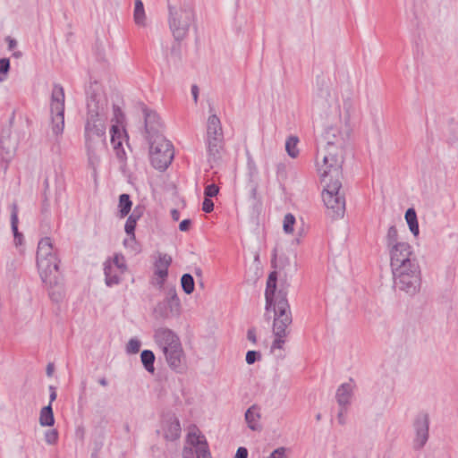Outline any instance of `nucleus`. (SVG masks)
<instances>
[{
  "label": "nucleus",
  "instance_id": "f257e3e1",
  "mask_svg": "<svg viewBox=\"0 0 458 458\" xmlns=\"http://www.w3.org/2000/svg\"><path fill=\"white\" fill-rule=\"evenodd\" d=\"M84 121V143L89 165L96 172L101 157L106 149V122L108 100L97 81L87 89V105Z\"/></svg>",
  "mask_w": 458,
  "mask_h": 458
},
{
  "label": "nucleus",
  "instance_id": "f03ea898",
  "mask_svg": "<svg viewBox=\"0 0 458 458\" xmlns=\"http://www.w3.org/2000/svg\"><path fill=\"white\" fill-rule=\"evenodd\" d=\"M277 275L276 271L269 274L265 292L266 309L273 307L275 318L273 323V334L275 339L271 350H282L288 335L287 328L293 322L292 312L286 295V287H281L276 291Z\"/></svg>",
  "mask_w": 458,
  "mask_h": 458
},
{
  "label": "nucleus",
  "instance_id": "7ed1b4c3",
  "mask_svg": "<svg viewBox=\"0 0 458 458\" xmlns=\"http://www.w3.org/2000/svg\"><path fill=\"white\" fill-rule=\"evenodd\" d=\"M394 288L408 296L416 295L421 286V271L413 251L390 259Z\"/></svg>",
  "mask_w": 458,
  "mask_h": 458
},
{
  "label": "nucleus",
  "instance_id": "20e7f679",
  "mask_svg": "<svg viewBox=\"0 0 458 458\" xmlns=\"http://www.w3.org/2000/svg\"><path fill=\"white\" fill-rule=\"evenodd\" d=\"M350 132V126L347 127L345 133L341 132L335 126L327 127L324 132L323 139L326 146L323 149L318 151L317 158H322V162L317 161L318 171L321 174L334 173L335 175H340L344 163L342 152L345 140Z\"/></svg>",
  "mask_w": 458,
  "mask_h": 458
},
{
  "label": "nucleus",
  "instance_id": "39448f33",
  "mask_svg": "<svg viewBox=\"0 0 458 458\" xmlns=\"http://www.w3.org/2000/svg\"><path fill=\"white\" fill-rule=\"evenodd\" d=\"M59 262L57 250L52 239L42 238L38 244L37 267L43 283L50 286L56 284L55 276L52 277V276L58 271Z\"/></svg>",
  "mask_w": 458,
  "mask_h": 458
},
{
  "label": "nucleus",
  "instance_id": "423d86ee",
  "mask_svg": "<svg viewBox=\"0 0 458 458\" xmlns=\"http://www.w3.org/2000/svg\"><path fill=\"white\" fill-rule=\"evenodd\" d=\"M319 174L322 182L325 184V189L322 191L325 206L332 211L334 216L342 217L345 210V199L340 192L342 174L340 175H335L334 173Z\"/></svg>",
  "mask_w": 458,
  "mask_h": 458
},
{
  "label": "nucleus",
  "instance_id": "0eeeda50",
  "mask_svg": "<svg viewBox=\"0 0 458 458\" xmlns=\"http://www.w3.org/2000/svg\"><path fill=\"white\" fill-rule=\"evenodd\" d=\"M195 21V13L191 6H169V28L175 41L182 40Z\"/></svg>",
  "mask_w": 458,
  "mask_h": 458
},
{
  "label": "nucleus",
  "instance_id": "6e6552de",
  "mask_svg": "<svg viewBox=\"0 0 458 458\" xmlns=\"http://www.w3.org/2000/svg\"><path fill=\"white\" fill-rule=\"evenodd\" d=\"M148 141L151 165L157 170H165L174 158L172 143L164 136H158L157 139Z\"/></svg>",
  "mask_w": 458,
  "mask_h": 458
},
{
  "label": "nucleus",
  "instance_id": "1a4fd4ad",
  "mask_svg": "<svg viewBox=\"0 0 458 458\" xmlns=\"http://www.w3.org/2000/svg\"><path fill=\"white\" fill-rule=\"evenodd\" d=\"M50 111L52 132L58 137L63 134L64 129V91L59 84L54 85Z\"/></svg>",
  "mask_w": 458,
  "mask_h": 458
},
{
  "label": "nucleus",
  "instance_id": "9d476101",
  "mask_svg": "<svg viewBox=\"0 0 458 458\" xmlns=\"http://www.w3.org/2000/svg\"><path fill=\"white\" fill-rule=\"evenodd\" d=\"M181 313V301L175 288H170L166 292L165 298L154 308V315L157 318L166 319L178 317Z\"/></svg>",
  "mask_w": 458,
  "mask_h": 458
},
{
  "label": "nucleus",
  "instance_id": "9b49d317",
  "mask_svg": "<svg viewBox=\"0 0 458 458\" xmlns=\"http://www.w3.org/2000/svg\"><path fill=\"white\" fill-rule=\"evenodd\" d=\"M429 415L427 412H420L416 415L412 428L414 438L412 447L414 450H421L429 438Z\"/></svg>",
  "mask_w": 458,
  "mask_h": 458
},
{
  "label": "nucleus",
  "instance_id": "f8f14e48",
  "mask_svg": "<svg viewBox=\"0 0 458 458\" xmlns=\"http://www.w3.org/2000/svg\"><path fill=\"white\" fill-rule=\"evenodd\" d=\"M386 241L390 254V259L401 255L405 256L408 252L412 251L411 246L408 242L398 241V233L394 225H391L388 228Z\"/></svg>",
  "mask_w": 458,
  "mask_h": 458
},
{
  "label": "nucleus",
  "instance_id": "ddd939ff",
  "mask_svg": "<svg viewBox=\"0 0 458 458\" xmlns=\"http://www.w3.org/2000/svg\"><path fill=\"white\" fill-rule=\"evenodd\" d=\"M144 114L145 133L148 140L157 139L163 135V123L159 115L147 107L142 109Z\"/></svg>",
  "mask_w": 458,
  "mask_h": 458
},
{
  "label": "nucleus",
  "instance_id": "4468645a",
  "mask_svg": "<svg viewBox=\"0 0 458 458\" xmlns=\"http://www.w3.org/2000/svg\"><path fill=\"white\" fill-rule=\"evenodd\" d=\"M153 337L162 352H165L166 348L168 350L181 343L179 336L172 329L165 327L156 328Z\"/></svg>",
  "mask_w": 458,
  "mask_h": 458
},
{
  "label": "nucleus",
  "instance_id": "2eb2a0df",
  "mask_svg": "<svg viewBox=\"0 0 458 458\" xmlns=\"http://www.w3.org/2000/svg\"><path fill=\"white\" fill-rule=\"evenodd\" d=\"M163 353L168 366L172 369L178 372L183 370L185 365V355L181 343L178 345L171 346L170 349H166Z\"/></svg>",
  "mask_w": 458,
  "mask_h": 458
},
{
  "label": "nucleus",
  "instance_id": "dca6fc26",
  "mask_svg": "<svg viewBox=\"0 0 458 458\" xmlns=\"http://www.w3.org/2000/svg\"><path fill=\"white\" fill-rule=\"evenodd\" d=\"M205 142L208 161L212 165L221 158V153L224 148V137L206 138Z\"/></svg>",
  "mask_w": 458,
  "mask_h": 458
},
{
  "label": "nucleus",
  "instance_id": "f3484780",
  "mask_svg": "<svg viewBox=\"0 0 458 458\" xmlns=\"http://www.w3.org/2000/svg\"><path fill=\"white\" fill-rule=\"evenodd\" d=\"M163 437L167 441H174L181 436V425L179 420L171 415L165 418L162 425Z\"/></svg>",
  "mask_w": 458,
  "mask_h": 458
},
{
  "label": "nucleus",
  "instance_id": "a211bd4d",
  "mask_svg": "<svg viewBox=\"0 0 458 458\" xmlns=\"http://www.w3.org/2000/svg\"><path fill=\"white\" fill-rule=\"evenodd\" d=\"M354 388L355 385L352 379L339 386L335 394V399L339 406L348 407L351 404Z\"/></svg>",
  "mask_w": 458,
  "mask_h": 458
},
{
  "label": "nucleus",
  "instance_id": "6ab92c4d",
  "mask_svg": "<svg viewBox=\"0 0 458 458\" xmlns=\"http://www.w3.org/2000/svg\"><path fill=\"white\" fill-rule=\"evenodd\" d=\"M172 258L167 254L159 255L155 263V275L160 278L158 284L161 286L168 276V267L171 265Z\"/></svg>",
  "mask_w": 458,
  "mask_h": 458
},
{
  "label": "nucleus",
  "instance_id": "aec40b11",
  "mask_svg": "<svg viewBox=\"0 0 458 458\" xmlns=\"http://www.w3.org/2000/svg\"><path fill=\"white\" fill-rule=\"evenodd\" d=\"M224 137L220 119L216 114H211L207 123L206 138Z\"/></svg>",
  "mask_w": 458,
  "mask_h": 458
},
{
  "label": "nucleus",
  "instance_id": "412c9836",
  "mask_svg": "<svg viewBox=\"0 0 458 458\" xmlns=\"http://www.w3.org/2000/svg\"><path fill=\"white\" fill-rule=\"evenodd\" d=\"M259 420V407L254 404L250 406L245 412L246 423L251 430H259L260 429Z\"/></svg>",
  "mask_w": 458,
  "mask_h": 458
},
{
  "label": "nucleus",
  "instance_id": "4be33fe9",
  "mask_svg": "<svg viewBox=\"0 0 458 458\" xmlns=\"http://www.w3.org/2000/svg\"><path fill=\"white\" fill-rule=\"evenodd\" d=\"M116 269L110 260L104 263L105 282L107 286H113L120 283V277Z\"/></svg>",
  "mask_w": 458,
  "mask_h": 458
},
{
  "label": "nucleus",
  "instance_id": "5701e85b",
  "mask_svg": "<svg viewBox=\"0 0 458 458\" xmlns=\"http://www.w3.org/2000/svg\"><path fill=\"white\" fill-rule=\"evenodd\" d=\"M133 20L136 25L140 27L147 26V17L144 10V5L141 0H135Z\"/></svg>",
  "mask_w": 458,
  "mask_h": 458
},
{
  "label": "nucleus",
  "instance_id": "b1692460",
  "mask_svg": "<svg viewBox=\"0 0 458 458\" xmlns=\"http://www.w3.org/2000/svg\"><path fill=\"white\" fill-rule=\"evenodd\" d=\"M343 111L344 113L343 117L344 123H345L346 127H349L351 117L353 115L355 112V103L351 96H348L344 98Z\"/></svg>",
  "mask_w": 458,
  "mask_h": 458
},
{
  "label": "nucleus",
  "instance_id": "393cba45",
  "mask_svg": "<svg viewBox=\"0 0 458 458\" xmlns=\"http://www.w3.org/2000/svg\"><path fill=\"white\" fill-rule=\"evenodd\" d=\"M17 146L18 141L16 140H12L9 134L5 135L3 132L0 138V148L3 152L11 157L15 152Z\"/></svg>",
  "mask_w": 458,
  "mask_h": 458
},
{
  "label": "nucleus",
  "instance_id": "a878e982",
  "mask_svg": "<svg viewBox=\"0 0 458 458\" xmlns=\"http://www.w3.org/2000/svg\"><path fill=\"white\" fill-rule=\"evenodd\" d=\"M405 220L407 222V225L409 226V229H410L411 233L414 236H418L419 233H420V230H419V224H418L417 215H416V211H415L414 208H408L406 210V212H405Z\"/></svg>",
  "mask_w": 458,
  "mask_h": 458
},
{
  "label": "nucleus",
  "instance_id": "bb28decb",
  "mask_svg": "<svg viewBox=\"0 0 458 458\" xmlns=\"http://www.w3.org/2000/svg\"><path fill=\"white\" fill-rule=\"evenodd\" d=\"M55 423L52 405L43 407L39 414V424L42 427H51Z\"/></svg>",
  "mask_w": 458,
  "mask_h": 458
},
{
  "label": "nucleus",
  "instance_id": "cd10ccee",
  "mask_svg": "<svg viewBox=\"0 0 458 458\" xmlns=\"http://www.w3.org/2000/svg\"><path fill=\"white\" fill-rule=\"evenodd\" d=\"M132 202L130 199V196L126 193L121 194L119 197V216L121 218L125 217L129 215L131 210Z\"/></svg>",
  "mask_w": 458,
  "mask_h": 458
},
{
  "label": "nucleus",
  "instance_id": "c85d7f7f",
  "mask_svg": "<svg viewBox=\"0 0 458 458\" xmlns=\"http://www.w3.org/2000/svg\"><path fill=\"white\" fill-rule=\"evenodd\" d=\"M187 443L191 445V447L196 449H199L200 445L208 444L204 436H201L197 428L188 433Z\"/></svg>",
  "mask_w": 458,
  "mask_h": 458
},
{
  "label": "nucleus",
  "instance_id": "c756f323",
  "mask_svg": "<svg viewBox=\"0 0 458 458\" xmlns=\"http://www.w3.org/2000/svg\"><path fill=\"white\" fill-rule=\"evenodd\" d=\"M140 360L148 372L153 373L155 370V354L150 350H144L140 354Z\"/></svg>",
  "mask_w": 458,
  "mask_h": 458
},
{
  "label": "nucleus",
  "instance_id": "7c9ffc66",
  "mask_svg": "<svg viewBox=\"0 0 458 458\" xmlns=\"http://www.w3.org/2000/svg\"><path fill=\"white\" fill-rule=\"evenodd\" d=\"M257 174H258L257 168L254 165L250 166V172H249L250 196L253 200H256L257 196H258Z\"/></svg>",
  "mask_w": 458,
  "mask_h": 458
},
{
  "label": "nucleus",
  "instance_id": "2f4dec72",
  "mask_svg": "<svg viewBox=\"0 0 458 458\" xmlns=\"http://www.w3.org/2000/svg\"><path fill=\"white\" fill-rule=\"evenodd\" d=\"M136 225H137V220L131 218V216H128L125 225H124V230H125V233L130 236V238L125 239L123 241V244L125 246H127L129 244V242H132L135 241L134 231H135Z\"/></svg>",
  "mask_w": 458,
  "mask_h": 458
},
{
  "label": "nucleus",
  "instance_id": "473e14b6",
  "mask_svg": "<svg viewBox=\"0 0 458 458\" xmlns=\"http://www.w3.org/2000/svg\"><path fill=\"white\" fill-rule=\"evenodd\" d=\"M11 226L14 236V242H17V238L21 236V233L18 231V206L16 203H13L11 206Z\"/></svg>",
  "mask_w": 458,
  "mask_h": 458
},
{
  "label": "nucleus",
  "instance_id": "72a5a7b5",
  "mask_svg": "<svg viewBox=\"0 0 458 458\" xmlns=\"http://www.w3.org/2000/svg\"><path fill=\"white\" fill-rule=\"evenodd\" d=\"M11 226L14 236V242H17V238L21 236V233L18 231V206L16 203H13L11 206Z\"/></svg>",
  "mask_w": 458,
  "mask_h": 458
},
{
  "label": "nucleus",
  "instance_id": "f704fd0d",
  "mask_svg": "<svg viewBox=\"0 0 458 458\" xmlns=\"http://www.w3.org/2000/svg\"><path fill=\"white\" fill-rule=\"evenodd\" d=\"M298 142L299 140L296 136H290L285 142L286 152L293 158L297 157L299 155Z\"/></svg>",
  "mask_w": 458,
  "mask_h": 458
},
{
  "label": "nucleus",
  "instance_id": "c9c22d12",
  "mask_svg": "<svg viewBox=\"0 0 458 458\" xmlns=\"http://www.w3.org/2000/svg\"><path fill=\"white\" fill-rule=\"evenodd\" d=\"M181 285L186 294H191L194 291V278L191 274H183L181 277Z\"/></svg>",
  "mask_w": 458,
  "mask_h": 458
},
{
  "label": "nucleus",
  "instance_id": "e433bc0d",
  "mask_svg": "<svg viewBox=\"0 0 458 458\" xmlns=\"http://www.w3.org/2000/svg\"><path fill=\"white\" fill-rule=\"evenodd\" d=\"M180 41L174 42L170 50V54L167 57L169 63H172L174 65H177L181 61V45Z\"/></svg>",
  "mask_w": 458,
  "mask_h": 458
},
{
  "label": "nucleus",
  "instance_id": "4c0bfd02",
  "mask_svg": "<svg viewBox=\"0 0 458 458\" xmlns=\"http://www.w3.org/2000/svg\"><path fill=\"white\" fill-rule=\"evenodd\" d=\"M111 143L114 149H118L122 146V132L117 124L112 125L110 129Z\"/></svg>",
  "mask_w": 458,
  "mask_h": 458
},
{
  "label": "nucleus",
  "instance_id": "58836bf2",
  "mask_svg": "<svg viewBox=\"0 0 458 458\" xmlns=\"http://www.w3.org/2000/svg\"><path fill=\"white\" fill-rule=\"evenodd\" d=\"M290 264L289 259L284 255H280L277 257L276 250H274L272 265L276 268H284Z\"/></svg>",
  "mask_w": 458,
  "mask_h": 458
},
{
  "label": "nucleus",
  "instance_id": "ea45409f",
  "mask_svg": "<svg viewBox=\"0 0 458 458\" xmlns=\"http://www.w3.org/2000/svg\"><path fill=\"white\" fill-rule=\"evenodd\" d=\"M114 267L120 270V273L123 274L127 269V265L125 262V259L122 254H115L114 256L113 261H111Z\"/></svg>",
  "mask_w": 458,
  "mask_h": 458
},
{
  "label": "nucleus",
  "instance_id": "a19ab883",
  "mask_svg": "<svg viewBox=\"0 0 458 458\" xmlns=\"http://www.w3.org/2000/svg\"><path fill=\"white\" fill-rule=\"evenodd\" d=\"M294 224H295L294 216L291 213L286 214L284 218V225H283L284 231L286 233H293Z\"/></svg>",
  "mask_w": 458,
  "mask_h": 458
},
{
  "label": "nucleus",
  "instance_id": "79ce46f5",
  "mask_svg": "<svg viewBox=\"0 0 458 458\" xmlns=\"http://www.w3.org/2000/svg\"><path fill=\"white\" fill-rule=\"evenodd\" d=\"M141 343L137 338H131L126 345V352L128 354H136L139 352Z\"/></svg>",
  "mask_w": 458,
  "mask_h": 458
},
{
  "label": "nucleus",
  "instance_id": "37998d69",
  "mask_svg": "<svg viewBox=\"0 0 458 458\" xmlns=\"http://www.w3.org/2000/svg\"><path fill=\"white\" fill-rule=\"evenodd\" d=\"M58 432L56 429H50L45 433V440L48 445H54L57 442Z\"/></svg>",
  "mask_w": 458,
  "mask_h": 458
},
{
  "label": "nucleus",
  "instance_id": "c03bdc74",
  "mask_svg": "<svg viewBox=\"0 0 458 458\" xmlns=\"http://www.w3.org/2000/svg\"><path fill=\"white\" fill-rule=\"evenodd\" d=\"M261 359V354L259 352L257 351H248L246 353V362L249 365H251L255 363L257 360H259Z\"/></svg>",
  "mask_w": 458,
  "mask_h": 458
},
{
  "label": "nucleus",
  "instance_id": "a18cd8bd",
  "mask_svg": "<svg viewBox=\"0 0 458 458\" xmlns=\"http://www.w3.org/2000/svg\"><path fill=\"white\" fill-rule=\"evenodd\" d=\"M218 192L219 188L214 183L208 184L204 191L205 197L209 199L216 197L218 194Z\"/></svg>",
  "mask_w": 458,
  "mask_h": 458
},
{
  "label": "nucleus",
  "instance_id": "49530a36",
  "mask_svg": "<svg viewBox=\"0 0 458 458\" xmlns=\"http://www.w3.org/2000/svg\"><path fill=\"white\" fill-rule=\"evenodd\" d=\"M197 458H211L208 444L200 445L199 449H196Z\"/></svg>",
  "mask_w": 458,
  "mask_h": 458
},
{
  "label": "nucleus",
  "instance_id": "de8ad7c7",
  "mask_svg": "<svg viewBox=\"0 0 458 458\" xmlns=\"http://www.w3.org/2000/svg\"><path fill=\"white\" fill-rule=\"evenodd\" d=\"M145 208L141 205H137L129 216L135 220H139L144 214Z\"/></svg>",
  "mask_w": 458,
  "mask_h": 458
},
{
  "label": "nucleus",
  "instance_id": "09e8293b",
  "mask_svg": "<svg viewBox=\"0 0 458 458\" xmlns=\"http://www.w3.org/2000/svg\"><path fill=\"white\" fill-rule=\"evenodd\" d=\"M285 452V447H278L275 449L267 458H287Z\"/></svg>",
  "mask_w": 458,
  "mask_h": 458
},
{
  "label": "nucleus",
  "instance_id": "8fccbe9b",
  "mask_svg": "<svg viewBox=\"0 0 458 458\" xmlns=\"http://www.w3.org/2000/svg\"><path fill=\"white\" fill-rule=\"evenodd\" d=\"M348 411V407L345 406H340L338 414H337V420L340 425H344L346 423V413Z\"/></svg>",
  "mask_w": 458,
  "mask_h": 458
},
{
  "label": "nucleus",
  "instance_id": "3c124183",
  "mask_svg": "<svg viewBox=\"0 0 458 458\" xmlns=\"http://www.w3.org/2000/svg\"><path fill=\"white\" fill-rule=\"evenodd\" d=\"M214 209V202L211 199L206 198L202 203V210L206 213H210Z\"/></svg>",
  "mask_w": 458,
  "mask_h": 458
},
{
  "label": "nucleus",
  "instance_id": "603ef678",
  "mask_svg": "<svg viewBox=\"0 0 458 458\" xmlns=\"http://www.w3.org/2000/svg\"><path fill=\"white\" fill-rule=\"evenodd\" d=\"M10 70V61L8 58L0 59V73L6 75Z\"/></svg>",
  "mask_w": 458,
  "mask_h": 458
},
{
  "label": "nucleus",
  "instance_id": "864d4df0",
  "mask_svg": "<svg viewBox=\"0 0 458 458\" xmlns=\"http://www.w3.org/2000/svg\"><path fill=\"white\" fill-rule=\"evenodd\" d=\"M114 115L117 123H122L123 121V114L119 106H114Z\"/></svg>",
  "mask_w": 458,
  "mask_h": 458
},
{
  "label": "nucleus",
  "instance_id": "5fc2aeb1",
  "mask_svg": "<svg viewBox=\"0 0 458 458\" xmlns=\"http://www.w3.org/2000/svg\"><path fill=\"white\" fill-rule=\"evenodd\" d=\"M195 453L192 447L184 446L182 449V458H195Z\"/></svg>",
  "mask_w": 458,
  "mask_h": 458
},
{
  "label": "nucleus",
  "instance_id": "6e6d98bb",
  "mask_svg": "<svg viewBox=\"0 0 458 458\" xmlns=\"http://www.w3.org/2000/svg\"><path fill=\"white\" fill-rule=\"evenodd\" d=\"M247 339L250 341L253 344L257 343L256 329L254 327L248 329Z\"/></svg>",
  "mask_w": 458,
  "mask_h": 458
},
{
  "label": "nucleus",
  "instance_id": "4d7b16f0",
  "mask_svg": "<svg viewBox=\"0 0 458 458\" xmlns=\"http://www.w3.org/2000/svg\"><path fill=\"white\" fill-rule=\"evenodd\" d=\"M191 225V221L190 219H184L182 220L179 225V229L182 232H186L189 230L190 226Z\"/></svg>",
  "mask_w": 458,
  "mask_h": 458
},
{
  "label": "nucleus",
  "instance_id": "13d9d810",
  "mask_svg": "<svg viewBox=\"0 0 458 458\" xmlns=\"http://www.w3.org/2000/svg\"><path fill=\"white\" fill-rule=\"evenodd\" d=\"M248 457V450L245 447H239L236 451V454L234 458H247Z\"/></svg>",
  "mask_w": 458,
  "mask_h": 458
},
{
  "label": "nucleus",
  "instance_id": "bf43d9fd",
  "mask_svg": "<svg viewBox=\"0 0 458 458\" xmlns=\"http://www.w3.org/2000/svg\"><path fill=\"white\" fill-rule=\"evenodd\" d=\"M49 391H50V394H49V404L51 405V403L56 399V390H55V387L53 386H49Z\"/></svg>",
  "mask_w": 458,
  "mask_h": 458
},
{
  "label": "nucleus",
  "instance_id": "052dcab7",
  "mask_svg": "<svg viewBox=\"0 0 458 458\" xmlns=\"http://www.w3.org/2000/svg\"><path fill=\"white\" fill-rule=\"evenodd\" d=\"M6 41L8 42V48L10 50L13 49L17 45L16 40L12 38L11 37H7Z\"/></svg>",
  "mask_w": 458,
  "mask_h": 458
},
{
  "label": "nucleus",
  "instance_id": "680f3d73",
  "mask_svg": "<svg viewBox=\"0 0 458 458\" xmlns=\"http://www.w3.org/2000/svg\"><path fill=\"white\" fill-rule=\"evenodd\" d=\"M191 94L193 96L194 101L197 102L198 101L199 89H198V87L196 85H193L191 87Z\"/></svg>",
  "mask_w": 458,
  "mask_h": 458
},
{
  "label": "nucleus",
  "instance_id": "e2e57ef3",
  "mask_svg": "<svg viewBox=\"0 0 458 458\" xmlns=\"http://www.w3.org/2000/svg\"><path fill=\"white\" fill-rule=\"evenodd\" d=\"M171 216H172L173 220L178 221L180 218V212L177 209H173L171 211Z\"/></svg>",
  "mask_w": 458,
  "mask_h": 458
},
{
  "label": "nucleus",
  "instance_id": "0e129e2a",
  "mask_svg": "<svg viewBox=\"0 0 458 458\" xmlns=\"http://www.w3.org/2000/svg\"><path fill=\"white\" fill-rule=\"evenodd\" d=\"M53 371H54V365L52 363H49L47 366V375L48 377H51L52 374H53Z\"/></svg>",
  "mask_w": 458,
  "mask_h": 458
},
{
  "label": "nucleus",
  "instance_id": "69168bd1",
  "mask_svg": "<svg viewBox=\"0 0 458 458\" xmlns=\"http://www.w3.org/2000/svg\"><path fill=\"white\" fill-rule=\"evenodd\" d=\"M50 296L54 301H58L61 298V293H58L57 294H55V293H51Z\"/></svg>",
  "mask_w": 458,
  "mask_h": 458
},
{
  "label": "nucleus",
  "instance_id": "338daca9",
  "mask_svg": "<svg viewBox=\"0 0 458 458\" xmlns=\"http://www.w3.org/2000/svg\"><path fill=\"white\" fill-rule=\"evenodd\" d=\"M98 383L102 386H106L108 382L106 380V377H101L98 379Z\"/></svg>",
  "mask_w": 458,
  "mask_h": 458
},
{
  "label": "nucleus",
  "instance_id": "774afa93",
  "mask_svg": "<svg viewBox=\"0 0 458 458\" xmlns=\"http://www.w3.org/2000/svg\"><path fill=\"white\" fill-rule=\"evenodd\" d=\"M194 273L195 275L198 276V277H201L202 276V270L200 267H196L194 269Z\"/></svg>",
  "mask_w": 458,
  "mask_h": 458
}]
</instances>
